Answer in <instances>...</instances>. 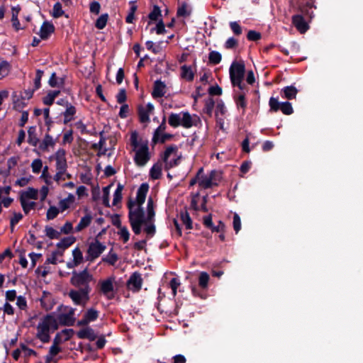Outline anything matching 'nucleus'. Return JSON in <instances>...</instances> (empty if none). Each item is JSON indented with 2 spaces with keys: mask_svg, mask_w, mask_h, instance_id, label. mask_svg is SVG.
I'll return each instance as SVG.
<instances>
[{
  "mask_svg": "<svg viewBox=\"0 0 363 363\" xmlns=\"http://www.w3.org/2000/svg\"><path fill=\"white\" fill-rule=\"evenodd\" d=\"M148 189L149 186L147 184H142L137 191L135 200L130 199L128 202L129 221L135 235L141 233L142 226L144 227V231L148 235L152 236L155 233L154 225L155 212L152 199L149 198L147 200L146 215L142 208Z\"/></svg>",
  "mask_w": 363,
  "mask_h": 363,
  "instance_id": "nucleus-1",
  "label": "nucleus"
},
{
  "mask_svg": "<svg viewBox=\"0 0 363 363\" xmlns=\"http://www.w3.org/2000/svg\"><path fill=\"white\" fill-rule=\"evenodd\" d=\"M130 144L135 152V163L139 167L145 166L151 157L147 142L140 138L138 133L133 131L130 134Z\"/></svg>",
  "mask_w": 363,
  "mask_h": 363,
  "instance_id": "nucleus-2",
  "label": "nucleus"
},
{
  "mask_svg": "<svg viewBox=\"0 0 363 363\" xmlns=\"http://www.w3.org/2000/svg\"><path fill=\"white\" fill-rule=\"evenodd\" d=\"M58 328L54 314H48L41 318L36 327V337L42 342H48L50 334Z\"/></svg>",
  "mask_w": 363,
  "mask_h": 363,
  "instance_id": "nucleus-3",
  "label": "nucleus"
},
{
  "mask_svg": "<svg viewBox=\"0 0 363 363\" xmlns=\"http://www.w3.org/2000/svg\"><path fill=\"white\" fill-rule=\"evenodd\" d=\"M168 123L173 128L182 126L189 129L201 123V119L196 114H191L188 111H181L171 113L169 116Z\"/></svg>",
  "mask_w": 363,
  "mask_h": 363,
  "instance_id": "nucleus-4",
  "label": "nucleus"
},
{
  "mask_svg": "<svg viewBox=\"0 0 363 363\" xmlns=\"http://www.w3.org/2000/svg\"><path fill=\"white\" fill-rule=\"evenodd\" d=\"M74 311L75 310L69 306L60 305L57 308V311L52 313L57 319V326L72 325L75 321Z\"/></svg>",
  "mask_w": 363,
  "mask_h": 363,
  "instance_id": "nucleus-5",
  "label": "nucleus"
},
{
  "mask_svg": "<svg viewBox=\"0 0 363 363\" xmlns=\"http://www.w3.org/2000/svg\"><path fill=\"white\" fill-rule=\"evenodd\" d=\"M245 72V65L242 62H233L230 67V77L233 86L243 89L242 80Z\"/></svg>",
  "mask_w": 363,
  "mask_h": 363,
  "instance_id": "nucleus-6",
  "label": "nucleus"
},
{
  "mask_svg": "<svg viewBox=\"0 0 363 363\" xmlns=\"http://www.w3.org/2000/svg\"><path fill=\"white\" fill-rule=\"evenodd\" d=\"M92 279V275L86 269H84L79 273L74 272L71 278V283L79 289H87L91 291L89 283Z\"/></svg>",
  "mask_w": 363,
  "mask_h": 363,
  "instance_id": "nucleus-7",
  "label": "nucleus"
},
{
  "mask_svg": "<svg viewBox=\"0 0 363 363\" xmlns=\"http://www.w3.org/2000/svg\"><path fill=\"white\" fill-rule=\"evenodd\" d=\"M177 151V146H169L166 148L163 155L166 168H172L179 164L180 156L178 155Z\"/></svg>",
  "mask_w": 363,
  "mask_h": 363,
  "instance_id": "nucleus-8",
  "label": "nucleus"
},
{
  "mask_svg": "<svg viewBox=\"0 0 363 363\" xmlns=\"http://www.w3.org/2000/svg\"><path fill=\"white\" fill-rule=\"evenodd\" d=\"M89 293L87 289L71 290L69 296L76 305L85 306L89 300Z\"/></svg>",
  "mask_w": 363,
  "mask_h": 363,
  "instance_id": "nucleus-9",
  "label": "nucleus"
},
{
  "mask_svg": "<svg viewBox=\"0 0 363 363\" xmlns=\"http://www.w3.org/2000/svg\"><path fill=\"white\" fill-rule=\"evenodd\" d=\"M269 105L270 106V111L274 112H277L279 110H281V112L285 115H291L294 112V109L291 103L287 101L280 103L278 101V99L274 97L270 98Z\"/></svg>",
  "mask_w": 363,
  "mask_h": 363,
  "instance_id": "nucleus-10",
  "label": "nucleus"
},
{
  "mask_svg": "<svg viewBox=\"0 0 363 363\" xmlns=\"http://www.w3.org/2000/svg\"><path fill=\"white\" fill-rule=\"evenodd\" d=\"M114 277H108L99 282L100 292L108 299H112L114 296Z\"/></svg>",
  "mask_w": 363,
  "mask_h": 363,
  "instance_id": "nucleus-11",
  "label": "nucleus"
},
{
  "mask_svg": "<svg viewBox=\"0 0 363 363\" xmlns=\"http://www.w3.org/2000/svg\"><path fill=\"white\" fill-rule=\"evenodd\" d=\"M106 250V246L101 243L98 240L91 242L87 250L86 259L89 261H94L99 257L102 252Z\"/></svg>",
  "mask_w": 363,
  "mask_h": 363,
  "instance_id": "nucleus-12",
  "label": "nucleus"
},
{
  "mask_svg": "<svg viewBox=\"0 0 363 363\" xmlns=\"http://www.w3.org/2000/svg\"><path fill=\"white\" fill-rule=\"evenodd\" d=\"M143 285V278L139 272L133 273L127 281V287L133 292L139 291Z\"/></svg>",
  "mask_w": 363,
  "mask_h": 363,
  "instance_id": "nucleus-13",
  "label": "nucleus"
},
{
  "mask_svg": "<svg viewBox=\"0 0 363 363\" xmlns=\"http://www.w3.org/2000/svg\"><path fill=\"white\" fill-rule=\"evenodd\" d=\"M214 174L212 172L210 175H205L203 169L201 168L197 173V179L199 185L203 189H208L213 185V178Z\"/></svg>",
  "mask_w": 363,
  "mask_h": 363,
  "instance_id": "nucleus-14",
  "label": "nucleus"
},
{
  "mask_svg": "<svg viewBox=\"0 0 363 363\" xmlns=\"http://www.w3.org/2000/svg\"><path fill=\"white\" fill-rule=\"evenodd\" d=\"M154 106L151 103H148L145 106H140L138 108V114L140 121L142 123H148L150 121V116L153 113Z\"/></svg>",
  "mask_w": 363,
  "mask_h": 363,
  "instance_id": "nucleus-15",
  "label": "nucleus"
},
{
  "mask_svg": "<svg viewBox=\"0 0 363 363\" xmlns=\"http://www.w3.org/2000/svg\"><path fill=\"white\" fill-rule=\"evenodd\" d=\"M66 152L63 149H59L55 154L54 158L56 161V169L67 170V164L65 157Z\"/></svg>",
  "mask_w": 363,
  "mask_h": 363,
  "instance_id": "nucleus-16",
  "label": "nucleus"
},
{
  "mask_svg": "<svg viewBox=\"0 0 363 363\" xmlns=\"http://www.w3.org/2000/svg\"><path fill=\"white\" fill-rule=\"evenodd\" d=\"M99 317V311L93 308H89L84 313V318L78 322L79 325H86L96 320Z\"/></svg>",
  "mask_w": 363,
  "mask_h": 363,
  "instance_id": "nucleus-17",
  "label": "nucleus"
},
{
  "mask_svg": "<svg viewBox=\"0 0 363 363\" xmlns=\"http://www.w3.org/2000/svg\"><path fill=\"white\" fill-rule=\"evenodd\" d=\"M54 31L55 27L52 23L48 21L43 22L39 31V35L40 37V39H48Z\"/></svg>",
  "mask_w": 363,
  "mask_h": 363,
  "instance_id": "nucleus-18",
  "label": "nucleus"
},
{
  "mask_svg": "<svg viewBox=\"0 0 363 363\" xmlns=\"http://www.w3.org/2000/svg\"><path fill=\"white\" fill-rule=\"evenodd\" d=\"M93 220V217L90 213H86L83 217L81 218L79 223L74 228L75 233L82 231L84 229L89 226Z\"/></svg>",
  "mask_w": 363,
  "mask_h": 363,
  "instance_id": "nucleus-19",
  "label": "nucleus"
},
{
  "mask_svg": "<svg viewBox=\"0 0 363 363\" xmlns=\"http://www.w3.org/2000/svg\"><path fill=\"white\" fill-rule=\"evenodd\" d=\"M292 23L297 30L301 33H305L308 29V26L301 15H295L292 17Z\"/></svg>",
  "mask_w": 363,
  "mask_h": 363,
  "instance_id": "nucleus-20",
  "label": "nucleus"
},
{
  "mask_svg": "<svg viewBox=\"0 0 363 363\" xmlns=\"http://www.w3.org/2000/svg\"><path fill=\"white\" fill-rule=\"evenodd\" d=\"M166 93V85L164 82L157 80L154 84L152 95L154 98L162 97Z\"/></svg>",
  "mask_w": 363,
  "mask_h": 363,
  "instance_id": "nucleus-21",
  "label": "nucleus"
},
{
  "mask_svg": "<svg viewBox=\"0 0 363 363\" xmlns=\"http://www.w3.org/2000/svg\"><path fill=\"white\" fill-rule=\"evenodd\" d=\"M56 144V139H54L49 134H45L44 138L39 145V148L43 151H49V148H53Z\"/></svg>",
  "mask_w": 363,
  "mask_h": 363,
  "instance_id": "nucleus-22",
  "label": "nucleus"
},
{
  "mask_svg": "<svg viewBox=\"0 0 363 363\" xmlns=\"http://www.w3.org/2000/svg\"><path fill=\"white\" fill-rule=\"evenodd\" d=\"M21 11L20 6H13L11 8V23L12 26L15 29L16 31H18L19 30L24 29V27L21 26V23L18 21V16Z\"/></svg>",
  "mask_w": 363,
  "mask_h": 363,
  "instance_id": "nucleus-23",
  "label": "nucleus"
},
{
  "mask_svg": "<svg viewBox=\"0 0 363 363\" xmlns=\"http://www.w3.org/2000/svg\"><path fill=\"white\" fill-rule=\"evenodd\" d=\"M297 93V89L294 86H285L281 91V97L289 100L296 99Z\"/></svg>",
  "mask_w": 363,
  "mask_h": 363,
  "instance_id": "nucleus-24",
  "label": "nucleus"
},
{
  "mask_svg": "<svg viewBox=\"0 0 363 363\" xmlns=\"http://www.w3.org/2000/svg\"><path fill=\"white\" fill-rule=\"evenodd\" d=\"M77 335L80 339H88L89 340H94L96 338L94 330L91 328H85L79 330Z\"/></svg>",
  "mask_w": 363,
  "mask_h": 363,
  "instance_id": "nucleus-25",
  "label": "nucleus"
},
{
  "mask_svg": "<svg viewBox=\"0 0 363 363\" xmlns=\"http://www.w3.org/2000/svg\"><path fill=\"white\" fill-rule=\"evenodd\" d=\"M75 202V196L72 194H69L67 198L61 199L59 201V208L61 212L69 208Z\"/></svg>",
  "mask_w": 363,
  "mask_h": 363,
  "instance_id": "nucleus-26",
  "label": "nucleus"
},
{
  "mask_svg": "<svg viewBox=\"0 0 363 363\" xmlns=\"http://www.w3.org/2000/svg\"><path fill=\"white\" fill-rule=\"evenodd\" d=\"M226 111L227 110L224 103L223 101L218 102L216 106V117L217 122L220 125V128L223 127V119L220 118V116H223Z\"/></svg>",
  "mask_w": 363,
  "mask_h": 363,
  "instance_id": "nucleus-27",
  "label": "nucleus"
},
{
  "mask_svg": "<svg viewBox=\"0 0 363 363\" xmlns=\"http://www.w3.org/2000/svg\"><path fill=\"white\" fill-rule=\"evenodd\" d=\"M28 143L34 147H36L39 143V140L36 133V127L30 126L28 130Z\"/></svg>",
  "mask_w": 363,
  "mask_h": 363,
  "instance_id": "nucleus-28",
  "label": "nucleus"
},
{
  "mask_svg": "<svg viewBox=\"0 0 363 363\" xmlns=\"http://www.w3.org/2000/svg\"><path fill=\"white\" fill-rule=\"evenodd\" d=\"M181 77L187 80L192 81L194 77V73L190 66L183 65L181 67Z\"/></svg>",
  "mask_w": 363,
  "mask_h": 363,
  "instance_id": "nucleus-29",
  "label": "nucleus"
},
{
  "mask_svg": "<svg viewBox=\"0 0 363 363\" xmlns=\"http://www.w3.org/2000/svg\"><path fill=\"white\" fill-rule=\"evenodd\" d=\"M76 113V108L71 104L67 105L66 111L64 113V123H67L70 122Z\"/></svg>",
  "mask_w": 363,
  "mask_h": 363,
  "instance_id": "nucleus-30",
  "label": "nucleus"
},
{
  "mask_svg": "<svg viewBox=\"0 0 363 363\" xmlns=\"http://www.w3.org/2000/svg\"><path fill=\"white\" fill-rule=\"evenodd\" d=\"M60 348L57 345V344H53L50 347L49 352L45 357L46 362L50 363L52 361L54 357L56 356L60 352Z\"/></svg>",
  "mask_w": 363,
  "mask_h": 363,
  "instance_id": "nucleus-31",
  "label": "nucleus"
},
{
  "mask_svg": "<svg viewBox=\"0 0 363 363\" xmlns=\"http://www.w3.org/2000/svg\"><path fill=\"white\" fill-rule=\"evenodd\" d=\"M75 242V238L72 236L64 238L59 242L57 243L58 248L65 250L71 246Z\"/></svg>",
  "mask_w": 363,
  "mask_h": 363,
  "instance_id": "nucleus-32",
  "label": "nucleus"
},
{
  "mask_svg": "<svg viewBox=\"0 0 363 363\" xmlns=\"http://www.w3.org/2000/svg\"><path fill=\"white\" fill-rule=\"evenodd\" d=\"M48 83L52 87H61L64 84V79L57 77L56 74L53 72L49 79Z\"/></svg>",
  "mask_w": 363,
  "mask_h": 363,
  "instance_id": "nucleus-33",
  "label": "nucleus"
},
{
  "mask_svg": "<svg viewBox=\"0 0 363 363\" xmlns=\"http://www.w3.org/2000/svg\"><path fill=\"white\" fill-rule=\"evenodd\" d=\"M210 279V277L207 272H201L199 274V285L203 289H206L208 288V281Z\"/></svg>",
  "mask_w": 363,
  "mask_h": 363,
  "instance_id": "nucleus-34",
  "label": "nucleus"
},
{
  "mask_svg": "<svg viewBox=\"0 0 363 363\" xmlns=\"http://www.w3.org/2000/svg\"><path fill=\"white\" fill-rule=\"evenodd\" d=\"M10 72V65L6 60L0 58V79L6 77Z\"/></svg>",
  "mask_w": 363,
  "mask_h": 363,
  "instance_id": "nucleus-35",
  "label": "nucleus"
},
{
  "mask_svg": "<svg viewBox=\"0 0 363 363\" xmlns=\"http://www.w3.org/2000/svg\"><path fill=\"white\" fill-rule=\"evenodd\" d=\"M150 177L154 179H158L162 174V164L160 163L155 164L150 171Z\"/></svg>",
  "mask_w": 363,
  "mask_h": 363,
  "instance_id": "nucleus-36",
  "label": "nucleus"
},
{
  "mask_svg": "<svg viewBox=\"0 0 363 363\" xmlns=\"http://www.w3.org/2000/svg\"><path fill=\"white\" fill-rule=\"evenodd\" d=\"M21 203L26 213H28L35 206V203L34 201L23 198H21Z\"/></svg>",
  "mask_w": 363,
  "mask_h": 363,
  "instance_id": "nucleus-37",
  "label": "nucleus"
},
{
  "mask_svg": "<svg viewBox=\"0 0 363 363\" xmlns=\"http://www.w3.org/2000/svg\"><path fill=\"white\" fill-rule=\"evenodd\" d=\"M60 91L54 90L48 92L47 96L43 99V103L50 106L53 104L55 99L59 95Z\"/></svg>",
  "mask_w": 363,
  "mask_h": 363,
  "instance_id": "nucleus-38",
  "label": "nucleus"
},
{
  "mask_svg": "<svg viewBox=\"0 0 363 363\" xmlns=\"http://www.w3.org/2000/svg\"><path fill=\"white\" fill-rule=\"evenodd\" d=\"M45 233L50 239H58L60 236V232L50 226H45Z\"/></svg>",
  "mask_w": 363,
  "mask_h": 363,
  "instance_id": "nucleus-39",
  "label": "nucleus"
},
{
  "mask_svg": "<svg viewBox=\"0 0 363 363\" xmlns=\"http://www.w3.org/2000/svg\"><path fill=\"white\" fill-rule=\"evenodd\" d=\"M123 189V185L118 184L116 189L115 190L113 199V206H116L122 199V191Z\"/></svg>",
  "mask_w": 363,
  "mask_h": 363,
  "instance_id": "nucleus-40",
  "label": "nucleus"
},
{
  "mask_svg": "<svg viewBox=\"0 0 363 363\" xmlns=\"http://www.w3.org/2000/svg\"><path fill=\"white\" fill-rule=\"evenodd\" d=\"M21 198L26 199H38V191L35 189L30 188L27 191L22 193Z\"/></svg>",
  "mask_w": 363,
  "mask_h": 363,
  "instance_id": "nucleus-41",
  "label": "nucleus"
},
{
  "mask_svg": "<svg viewBox=\"0 0 363 363\" xmlns=\"http://www.w3.org/2000/svg\"><path fill=\"white\" fill-rule=\"evenodd\" d=\"M180 218L186 229L190 230L192 228V221L187 212H182L180 214Z\"/></svg>",
  "mask_w": 363,
  "mask_h": 363,
  "instance_id": "nucleus-42",
  "label": "nucleus"
},
{
  "mask_svg": "<svg viewBox=\"0 0 363 363\" xmlns=\"http://www.w3.org/2000/svg\"><path fill=\"white\" fill-rule=\"evenodd\" d=\"M222 59L221 54L217 51H211L208 55L209 62L213 65L220 62Z\"/></svg>",
  "mask_w": 363,
  "mask_h": 363,
  "instance_id": "nucleus-43",
  "label": "nucleus"
},
{
  "mask_svg": "<svg viewBox=\"0 0 363 363\" xmlns=\"http://www.w3.org/2000/svg\"><path fill=\"white\" fill-rule=\"evenodd\" d=\"M166 128V124H165V118L163 119L162 123L159 125V127L155 130L153 135L152 140L154 143H157L159 140V135L160 134L163 133Z\"/></svg>",
  "mask_w": 363,
  "mask_h": 363,
  "instance_id": "nucleus-44",
  "label": "nucleus"
},
{
  "mask_svg": "<svg viewBox=\"0 0 363 363\" xmlns=\"http://www.w3.org/2000/svg\"><path fill=\"white\" fill-rule=\"evenodd\" d=\"M73 262L79 265L83 261V255L79 248L76 247L72 250Z\"/></svg>",
  "mask_w": 363,
  "mask_h": 363,
  "instance_id": "nucleus-45",
  "label": "nucleus"
},
{
  "mask_svg": "<svg viewBox=\"0 0 363 363\" xmlns=\"http://www.w3.org/2000/svg\"><path fill=\"white\" fill-rule=\"evenodd\" d=\"M215 106V102L213 99H208L205 101L203 111L208 116H211Z\"/></svg>",
  "mask_w": 363,
  "mask_h": 363,
  "instance_id": "nucleus-46",
  "label": "nucleus"
},
{
  "mask_svg": "<svg viewBox=\"0 0 363 363\" xmlns=\"http://www.w3.org/2000/svg\"><path fill=\"white\" fill-rule=\"evenodd\" d=\"M118 234L123 240V242H127L130 238V233L125 226H120Z\"/></svg>",
  "mask_w": 363,
  "mask_h": 363,
  "instance_id": "nucleus-47",
  "label": "nucleus"
},
{
  "mask_svg": "<svg viewBox=\"0 0 363 363\" xmlns=\"http://www.w3.org/2000/svg\"><path fill=\"white\" fill-rule=\"evenodd\" d=\"M61 212L60 208L55 206H50L48 211H47V218L48 220H52L54 218H55L57 215L59 214V213Z\"/></svg>",
  "mask_w": 363,
  "mask_h": 363,
  "instance_id": "nucleus-48",
  "label": "nucleus"
},
{
  "mask_svg": "<svg viewBox=\"0 0 363 363\" xmlns=\"http://www.w3.org/2000/svg\"><path fill=\"white\" fill-rule=\"evenodd\" d=\"M108 14H103L96 20L95 26L98 29H103L107 23Z\"/></svg>",
  "mask_w": 363,
  "mask_h": 363,
  "instance_id": "nucleus-49",
  "label": "nucleus"
},
{
  "mask_svg": "<svg viewBox=\"0 0 363 363\" xmlns=\"http://www.w3.org/2000/svg\"><path fill=\"white\" fill-rule=\"evenodd\" d=\"M235 102H236L237 107L238 108H242L244 112L245 109L247 106V103L245 101V95L243 94H239L237 96V98L235 99Z\"/></svg>",
  "mask_w": 363,
  "mask_h": 363,
  "instance_id": "nucleus-50",
  "label": "nucleus"
},
{
  "mask_svg": "<svg viewBox=\"0 0 363 363\" xmlns=\"http://www.w3.org/2000/svg\"><path fill=\"white\" fill-rule=\"evenodd\" d=\"M110 189H111V185L105 186L103 189V196H102L103 203L104 206H106L107 207L110 206V203H109Z\"/></svg>",
  "mask_w": 363,
  "mask_h": 363,
  "instance_id": "nucleus-51",
  "label": "nucleus"
},
{
  "mask_svg": "<svg viewBox=\"0 0 363 363\" xmlns=\"http://www.w3.org/2000/svg\"><path fill=\"white\" fill-rule=\"evenodd\" d=\"M31 167L33 173L38 174L43 167L42 160L40 159L34 160L31 163Z\"/></svg>",
  "mask_w": 363,
  "mask_h": 363,
  "instance_id": "nucleus-52",
  "label": "nucleus"
},
{
  "mask_svg": "<svg viewBox=\"0 0 363 363\" xmlns=\"http://www.w3.org/2000/svg\"><path fill=\"white\" fill-rule=\"evenodd\" d=\"M181 285L180 281L177 278H172L169 284V287L172 291V295L175 296L177 295V291L178 287Z\"/></svg>",
  "mask_w": 363,
  "mask_h": 363,
  "instance_id": "nucleus-53",
  "label": "nucleus"
},
{
  "mask_svg": "<svg viewBox=\"0 0 363 363\" xmlns=\"http://www.w3.org/2000/svg\"><path fill=\"white\" fill-rule=\"evenodd\" d=\"M23 215L21 213H14L10 220L11 230L13 232L14 226L22 219Z\"/></svg>",
  "mask_w": 363,
  "mask_h": 363,
  "instance_id": "nucleus-54",
  "label": "nucleus"
},
{
  "mask_svg": "<svg viewBox=\"0 0 363 363\" xmlns=\"http://www.w3.org/2000/svg\"><path fill=\"white\" fill-rule=\"evenodd\" d=\"M41 306L46 311L51 310L53 307V304L51 302V298L49 296H45L40 300Z\"/></svg>",
  "mask_w": 363,
  "mask_h": 363,
  "instance_id": "nucleus-55",
  "label": "nucleus"
},
{
  "mask_svg": "<svg viewBox=\"0 0 363 363\" xmlns=\"http://www.w3.org/2000/svg\"><path fill=\"white\" fill-rule=\"evenodd\" d=\"M60 234H69L72 233H75L74 229L73 228L72 223L71 222H66L65 225L60 228Z\"/></svg>",
  "mask_w": 363,
  "mask_h": 363,
  "instance_id": "nucleus-56",
  "label": "nucleus"
},
{
  "mask_svg": "<svg viewBox=\"0 0 363 363\" xmlns=\"http://www.w3.org/2000/svg\"><path fill=\"white\" fill-rule=\"evenodd\" d=\"M64 11L62 9V5L60 3L55 4L52 9V16L54 18H59L62 16Z\"/></svg>",
  "mask_w": 363,
  "mask_h": 363,
  "instance_id": "nucleus-57",
  "label": "nucleus"
},
{
  "mask_svg": "<svg viewBox=\"0 0 363 363\" xmlns=\"http://www.w3.org/2000/svg\"><path fill=\"white\" fill-rule=\"evenodd\" d=\"M230 27L235 35H240L242 34V30L241 26L236 21L230 23Z\"/></svg>",
  "mask_w": 363,
  "mask_h": 363,
  "instance_id": "nucleus-58",
  "label": "nucleus"
},
{
  "mask_svg": "<svg viewBox=\"0 0 363 363\" xmlns=\"http://www.w3.org/2000/svg\"><path fill=\"white\" fill-rule=\"evenodd\" d=\"M58 255L62 256V253L60 252L59 251L53 252L52 253V255L49 257H48V259L46 260V263L56 264L58 262V260H57Z\"/></svg>",
  "mask_w": 363,
  "mask_h": 363,
  "instance_id": "nucleus-59",
  "label": "nucleus"
},
{
  "mask_svg": "<svg viewBox=\"0 0 363 363\" xmlns=\"http://www.w3.org/2000/svg\"><path fill=\"white\" fill-rule=\"evenodd\" d=\"M233 228L236 233L241 229V220L238 214L235 213L233 216Z\"/></svg>",
  "mask_w": 363,
  "mask_h": 363,
  "instance_id": "nucleus-60",
  "label": "nucleus"
},
{
  "mask_svg": "<svg viewBox=\"0 0 363 363\" xmlns=\"http://www.w3.org/2000/svg\"><path fill=\"white\" fill-rule=\"evenodd\" d=\"M16 305L21 310H26L27 308V301L26 298L23 296L17 297Z\"/></svg>",
  "mask_w": 363,
  "mask_h": 363,
  "instance_id": "nucleus-61",
  "label": "nucleus"
},
{
  "mask_svg": "<svg viewBox=\"0 0 363 363\" xmlns=\"http://www.w3.org/2000/svg\"><path fill=\"white\" fill-rule=\"evenodd\" d=\"M238 44V40L231 37V38H229L225 43V45H224V47L226 48V49H232V48H235Z\"/></svg>",
  "mask_w": 363,
  "mask_h": 363,
  "instance_id": "nucleus-62",
  "label": "nucleus"
},
{
  "mask_svg": "<svg viewBox=\"0 0 363 363\" xmlns=\"http://www.w3.org/2000/svg\"><path fill=\"white\" fill-rule=\"evenodd\" d=\"M247 38L249 40L256 41L261 38V34L255 30H250Z\"/></svg>",
  "mask_w": 363,
  "mask_h": 363,
  "instance_id": "nucleus-63",
  "label": "nucleus"
},
{
  "mask_svg": "<svg viewBox=\"0 0 363 363\" xmlns=\"http://www.w3.org/2000/svg\"><path fill=\"white\" fill-rule=\"evenodd\" d=\"M190 14L189 11L187 10V6L186 4H183L178 8L177 10V16L181 17H186Z\"/></svg>",
  "mask_w": 363,
  "mask_h": 363,
  "instance_id": "nucleus-64",
  "label": "nucleus"
}]
</instances>
